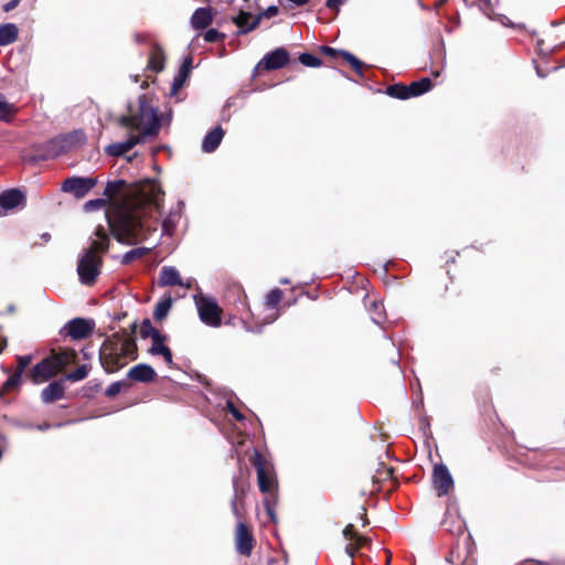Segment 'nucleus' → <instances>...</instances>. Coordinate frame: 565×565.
Wrapping results in <instances>:
<instances>
[{
    "mask_svg": "<svg viewBox=\"0 0 565 565\" xmlns=\"http://www.w3.org/2000/svg\"><path fill=\"white\" fill-rule=\"evenodd\" d=\"M117 122L124 128L139 130V134L129 132L126 140L106 146L105 153L110 157L124 156L145 142L147 137L156 136L161 127L158 108L149 104L146 94L138 97L137 106L129 105L128 113L118 117Z\"/></svg>",
    "mask_w": 565,
    "mask_h": 565,
    "instance_id": "f257e3e1",
    "label": "nucleus"
},
{
    "mask_svg": "<svg viewBox=\"0 0 565 565\" xmlns=\"http://www.w3.org/2000/svg\"><path fill=\"white\" fill-rule=\"evenodd\" d=\"M89 243V247L79 256L76 268L79 281L87 286L94 284L100 274L103 259L98 254H105L109 249L110 238L104 226L95 228Z\"/></svg>",
    "mask_w": 565,
    "mask_h": 565,
    "instance_id": "f03ea898",
    "label": "nucleus"
},
{
    "mask_svg": "<svg viewBox=\"0 0 565 565\" xmlns=\"http://www.w3.org/2000/svg\"><path fill=\"white\" fill-rule=\"evenodd\" d=\"M119 194H122L124 200L131 196H138L140 202L152 204L158 207L162 200L163 191L161 190L160 184L154 180H148L146 184L138 188L128 184L127 181L122 179L108 181L104 189V195L107 199H113Z\"/></svg>",
    "mask_w": 565,
    "mask_h": 565,
    "instance_id": "7ed1b4c3",
    "label": "nucleus"
},
{
    "mask_svg": "<svg viewBox=\"0 0 565 565\" xmlns=\"http://www.w3.org/2000/svg\"><path fill=\"white\" fill-rule=\"evenodd\" d=\"M111 235L124 245L136 244L142 232V224L131 212L120 211L113 217H107Z\"/></svg>",
    "mask_w": 565,
    "mask_h": 565,
    "instance_id": "20e7f679",
    "label": "nucleus"
},
{
    "mask_svg": "<svg viewBox=\"0 0 565 565\" xmlns=\"http://www.w3.org/2000/svg\"><path fill=\"white\" fill-rule=\"evenodd\" d=\"M68 149V137H55L43 143L31 147L32 153L29 160L33 163L57 158Z\"/></svg>",
    "mask_w": 565,
    "mask_h": 565,
    "instance_id": "39448f33",
    "label": "nucleus"
},
{
    "mask_svg": "<svg viewBox=\"0 0 565 565\" xmlns=\"http://www.w3.org/2000/svg\"><path fill=\"white\" fill-rule=\"evenodd\" d=\"M200 320L207 327L218 328L222 323V309L216 300L204 294L193 296Z\"/></svg>",
    "mask_w": 565,
    "mask_h": 565,
    "instance_id": "423d86ee",
    "label": "nucleus"
},
{
    "mask_svg": "<svg viewBox=\"0 0 565 565\" xmlns=\"http://www.w3.org/2000/svg\"><path fill=\"white\" fill-rule=\"evenodd\" d=\"M125 359L126 358L114 348L113 339L104 341L100 348L99 360L107 373H114L121 369L126 364Z\"/></svg>",
    "mask_w": 565,
    "mask_h": 565,
    "instance_id": "0eeeda50",
    "label": "nucleus"
},
{
    "mask_svg": "<svg viewBox=\"0 0 565 565\" xmlns=\"http://www.w3.org/2000/svg\"><path fill=\"white\" fill-rule=\"evenodd\" d=\"M95 322L85 318H74L67 321L60 330V335L72 340L87 338L94 330Z\"/></svg>",
    "mask_w": 565,
    "mask_h": 565,
    "instance_id": "6e6552de",
    "label": "nucleus"
},
{
    "mask_svg": "<svg viewBox=\"0 0 565 565\" xmlns=\"http://www.w3.org/2000/svg\"><path fill=\"white\" fill-rule=\"evenodd\" d=\"M97 182V179L92 177H71L63 181L61 190L72 194L76 199H83Z\"/></svg>",
    "mask_w": 565,
    "mask_h": 565,
    "instance_id": "1a4fd4ad",
    "label": "nucleus"
},
{
    "mask_svg": "<svg viewBox=\"0 0 565 565\" xmlns=\"http://www.w3.org/2000/svg\"><path fill=\"white\" fill-rule=\"evenodd\" d=\"M253 465L257 472L258 488L262 493H267L269 490L277 489V478L274 471L266 468L263 462V457L258 451L255 452Z\"/></svg>",
    "mask_w": 565,
    "mask_h": 565,
    "instance_id": "9d476101",
    "label": "nucleus"
},
{
    "mask_svg": "<svg viewBox=\"0 0 565 565\" xmlns=\"http://www.w3.org/2000/svg\"><path fill=\"white\" fill-rule=\"evenodd\" d=\"M433 484L438 497H444L449 493L454 487L452 476L444 463H436L433 469Z\"/></svg>",
    "mask_w": 565,
    "mask_h": 565,
    "instance_id": "9b49d317",
    "label": "nucleus"
},
{
    "mask_svg": "<svg viewBox=\"0 0 565 565\" xmlns=\"http://www.w3.org/2000/svg\"><path fill=\"white\" fill-rule=\"evenodd\" d=\"M289 61V53L284 47H277L267 53L263 60L258 63V66H263L265 70H280Z\"/></svg>",
    "mask_w": 565,
    "mask_h": 565,
    "instance_id": "f8f14e48",
    "label": "nucleus"
},
{
    "mask_svg": "<svg viewBox=\"0 0 565 565\" xmlns=\"http://www.w3.org/2000/svg\"><path fill=\"white\" fill-rule=\"evenodd\" d=\"M235 543L239 554L245 556L250 555L253 550V536L246 524L242 521H239L236 526Z\"/></svg>",
    "mask_w": 565,
    "mask_h": 565,
    "instance_id": "ddd939ff",
    "label": "nucleus"
},
{
    "mask_svg": "<svg viewBox=\"0 0 565 565\" xmlns=\"http://www.w3.org/2000/svg\"><path fill=\"white\" fill-rule=\"evenodd\" d=\"M231 21L238 28V35L246 34L259 25V18L254 17L250 12L243 9H241L237 14L233 15Z\"/></svg>",
    "mask_w": 565,
    "mask_h": 565,
    "instance_id": "4468645a",
    "label": "nucleus"
},
{
    "mask_svg": "<svg viewBox=\"0 0 565 565\" xmlns=\"http://www.w3.org/2000/svg\"><path fill=\"white\" fill-rule=\"evenodd\" d=\"M113 345L125 358L129 356L131 360L137 359V344L132 335L122 337L118 333L113 335Z\"/></svg>",
    "mask_w": 565,
    "mask_h": 565,
    "instance_id": "2eb2a0df",
    "label": "nucleus"
},
{
    "mask_svg": "<svg viewBox=\"0 0 565 565\" xmlns=\"http://www.w3.org/2000/svg\"><path fill=\"white\" fill-rule=\"evenodd\" d=\"M157 376L154 369L146 363L132 366L127 373V377L139 383H150Z\"/></svg>",
    "mask_w": 565,
    "mask_h": 565,
    "instance_id": "dca6fc26",
    "label": "nucleus"
},
{
    "mask_svg": "<svg viewBox=\"0 0 565 565\" xmlns=\"http://www.w3.org/2000/svg\"><path fill=\"white\" fill-rule=\"evenodd\" d=\"M25 201L24 193L19 189H10L0 193V207L4 211L13 210Z\"/></svg>",
    "mask_w": 565,
    "mask_h": 565,
    "instance_id": "f3484780",
    "label": "nucleus"
},
{
    "mask_svg": "<svg viewBox=\"0 0 565 565\" xmlns=\"http://www.w3.org/2000/svg\"><path fill=\"white\" fill-rule=\"evenodd\" d=\"M56 373L57 372L53 366V362L50 360V358H46L35 364L32 370V379L35 383H39L40 381L50 380L51 377L55 376Z\"/></svg>",
    "mask_w": 565,
    "mask_h": 565,
    "instance_id": "a211bd4d",
    "label": "nucleus"
},
{
    "mask_svg": "<svg viewBox=\"0 0 565 565\" xmlns=\"http://www.w3.org/2000/svg\"><path fill=\"white\" fill-rule=\"evenodd\" d=\"M65 386L61 381L51 382L41 392V399L44 404H51L61 399L64 396Z\"/></svg>",
    "mask_w": 565,
    "mask_h": 565,
    "instance_id": "6ab92c4d",
    "label": "nucleus"
},
{
    "mask_svg": "<svg viewBox=\"0 0 565 565\" xmlns=\"http://www.w3.org/2000/svg\"><path fill=\"white\" fill-rule=\"evenodd\" d=\"M224 137V130L221 126H216L204 137L201 149L205 153L214 152Z\"/></svg>",
    "mask_w": 565,
    "mask_h": 565,
    "instance_id": "aec40b11",
    "label": "nucleus"
},
{
    "mask_svg": "<svg viewBox=\"0 0 565 565\" xmlns=\"http://www.w3.org/2000/svg\"><path fill=\"white\" fill-rule=\"evenodd\" d=\"M160 286H183L182 279L175 267L164 266L160 271Z\"/></svg>",
    "mask_w": 565,
    "mask_h": 565,
    "instance_id": "412c9836",
    "label": "nucleus"
},
{
    "mask_svg": "<svg viewBox=\"0 0 565 565\" xmlns=\"http://www.w3.org/2000/svg\"><path fill=\"white\" fill-rule=\"evenodd\" d=\"M212 23V14L207 8H198L191 17V25L195 30H203Z\"/></svg>",
    "mask_w": 565,
    "mask_h": 565,
    "instance_id": "4be33fe9",
    "label": "nucleus"
},
{
    "mask_svg": "<svg viewBox=\"0 0 565 565\" xmlns=\"http://www.w3.org/2000/svg\"><path fill=\"white\" fill-rule=\"evenodd\" d=\"M263 494L265 495L264 500H263L265 511H266L269 520L273 523H276L278 521V518L275 512V508L278 504V491H277V489H274V490H269L267 493H263Z\"/></svg>",
    "mask_w": 565,
    "mask_h": 565,
    "instance_id": "5701e85b",
    "label": "nucleus"
},
{
    "mask_svg": "<svg viewBox=\"0 0 565 565\" xmlns=\"http://www.w3.org/2000/svg\"><path fill=\"white\" fill-rule=\"evenodd\" d=\"M433 87L431 81L429 77H423L419 81L413 82L409 85H406V90L408 93V99L412 97H418L427 92H429Z\"/></svg>",
    "mask_w": 565,
    "mask_h": 565,
    "instance_id": "b1692460",
    "label": "nucleus"
},
{
    "mask_svg": "<svg viewBox=\"0 0 565 565\" xmlns=\"http://www.w3.org/2000/svg\"><path fill=\"white\" fill-rule=\"evenodd\" d=\"M18 26L14 23L0 24V46L9 45L18 39Z\"/></svg>",
    "mask_w": 565,
    "mask_h": 565,
    "instance_id": "393cba45",
    "label": "nucleus"
},
{
    "mask_svg": "<svg viewBox=\"0 0 565 565\" xmlns=\"http://www.w3.org/2000/svg\"><path fill=\"white\" fill-rule=\"evenodd\" d=\"M181 218L179 210L170 211L169 214L162 221V233L171 236Z\"/></svg>",
    "mask_w": 565,
    "mask_h": 565,
    "instance_id": "a878e982",
    "label": "nucleus"
},
{
    "mask_svg": "<svg viewBox=\"0 0 565 565\" xmlns=\"http://www.w3.org/2000/svg\"><path fill=\"white\" fill-rule=\"evenodd\" d=\"M172 302L173 300L171 297H166L160 300L154 307L153 319L157 321L164 319L171 310Z\"/></svg>",
    "mask_w": 565,
    "mask_h": 565,
    "instance_id": "bb28decb",
    "label": "nucleus"
},
{
    "mask_svg": "<svg viewBox=\"0 0 565 565\" xmlns=\"http://www.w3.org/2000/svg\"><path fill=\"white\" fill-rule=\"evenodd\" d=\"M233 489H234V494L231 500V509H232L233 514L237 519H239L241 515H239V511H238V507H237V501L242 499V497L245 493V490L243 487L239 486V480L237 477L233 478Z\"/></svg>",
    "mask_w": 565,
    "mask_h": 565,
    "instance_id": "cd10ccee",
    "label": "nucleus"
},
{
    "mask_svg": "<svg viewBox=\"0 0 565 565\" xmlns=\"http://www.w3.org/2000/svg\"><path fill=\"white\" fill-rule=\"evenodd\" d=\"M150 250H151V248H149V247L132 248L120 256V263L122 265H129L135 259L141 258L145 255H147Z\"/></svg>",
    "mask_w": 565,
    "mask_h": 565,
    "instance_id": "c85d7f7f",
    "label": "nucleus"
},
{
    "mask_svg": "<svg viewBox=\"0 0 565 565\" xmlns=\"http://www.w3.org/2000/svg\"><path fill=\"white\" fill-rule=\"evenodd\" d=\"M385 93L393 98L406 100L408 99V93L406 90V85L402 83H395L393 85H388L385 89Z\"/></svg>",
    "mask_w": 565,
    "mask_h": 565,
    "instance_id": "c756f323",
    "label": "nucleus"
},
{
    "mask_svg": "<svg viewBox=\"0 0 565 565\" xmlns=\"http://www.w3.org/2000/svg\"><path fill=\"white\" fill-rule=\"evenodd\" d=\"M152 343L149 349V353L151 355H159L162 351H164L168 347L164 344L166 335L161 332L154 333L153 337L150 338Z\"/></svg>",
    "mask_w": 565,
    "mask_h": 565,
    "instance_id": "7c9ffc66",
    "label": "nucleus"
},
{
    "mask_svg": "<svg viewBox=\"0 0 565 565\" xmlns=\"http://www.w3.org/2000/svg\"><path fill=\"white\" fill-rule=\"evenodd\" d=\"M15 111V106L8 103L7 98L0 94V120L8 121Z\"/></svg>",
    "mask_w": 565,
    "mask_h": 565,
    "instance_id": "2f4dec72",
    "label": "nucleus"
},
{
    "mask_svg": "<svg viewBox=\"0 0 565 565\" xmlns=\"http://www.w3.org/2000/svg\"><path fill=\"white\" fill-rule=\"evenodd\" d=\"M90 371V366L87 364H83L78 366L76 370L70 372L65 379L70 382H78L87 377L88 373Z\"/></svg>",
    "mask_w": 565,
    "mask_h": 565,
    "instance_id": "473e14b6",
    "label": "nucleus"
},
{
    "mask_svg": "<svg viewBox=\"0 0 565 565\" xmlns=\"http://www.w3.org/2000/svg\"><path fill=\"white\" fill-rule=\"evenodd\" d=\"M342 57L352 66V68L359 76H363L364 63L362 61H360L351 52L342 53Z\"/></svg>",
    "mask_w": 565,
    "mask_h": 565,
    "instance_id": "72a5a7b5",
    "label": "nucleus"
},
{
    "mask_svg": "<svg viewBox=\"0 0 565 565\" xmlns=\"http://www.w3.org/2000/svg\"><path fill=\"white\" fill-rule=\"evenodd\" d=\"M298 58L307 67H320L322 65L321 58L311 53H301Z\"/></svg>",
    "mask_w": 565,
    "mask_h": 565,
    "instance_id": "f704fd0d",
    "label": "nucleus"
},
{
    "mask_svg": "<svg viewBox=\"0 0 565 565\" xmlns=\"http://www.w3.org/2000/svg\"><path fill=\"white\" fill-rule=\"evenodd\" d=\"M282 298V291L278 288L271 289L265 300V305L269 309H274L277 307V305L280 302Z\"/></svg>",
    "mask_w": 565,
    "mask_h": 565,
    "instance_id": "c9c22d12",
    "label": "nucleus"
},
{
    "mask_svg": "<svg viewBox=\"0 0 565 565\" xmlns=\"http://www.w3.org/2000/svg\"><path fill=\"white\" fill-rule=\"evenodd\" d=\"M370 313H371V319L372 321L380 326L382 323V318H383V305L379 301H372V303L370 305Z\"/></svg>",
    "mask_w": 565,
    "mask_h": 565,
    "instance_id": "e433bc0d",
    "label": "nucleus"
},
{
    "mask_svg": "<svg viewBox=\"0 0 565 565\" xmlns=\"http://www.w3.org/2000/svg\"><path fill=\"white\" fill-rule=\"evenodd\" d=\"M164 67V57L162 52H158L151 55L148 63V68L153 72H161Z\"/></svg>",
    "mask_w": 565,
    "mask_h": 565,
    "instance_id": "4c0bfd02",
    "label": "nucleus"
},
{
    "mask_svg": "<svg viewBox=\"0 0 565 565\" xmlns=\"http://www.w3.org/2000/svg\"><path fill=\"white\" fill-rule=\"evenodd\" d=\"M189 74L178 71L177 75L173 78L170 95H177L178 92L183 87L185 81L188 79Z\"/></svg>",
    "mask_w": 565,
    "mask_h": 565,
    "instance_id": "58836bf2",
    "label": "nucleus"
},
{
    "mask_svg": "<svg viewBox=\"0 0 565 565\" xmlns=\"http://www.w3.org/2000/svg\"><path fill=\"white\" fill-rule=\"evenodd\" d=\"M160 332L157 328H154L150 321V319L146 318L141 322L140 335L142 339L151 338L154 333Z\"/></svg>",
    "mask_w": 565,
    "mask_h": 565,
    "instance_id": "ea45409f",
    "label": "nucleus"
},
{
    "mask_svg": "<svg viewBox=\"0 0 565 565\" xmlns=\"http://www.w3.org/2000/svg\"><path fill=\"white\" fill-rule=\"evenodd\" d=\"M50 360L53 362L55 371L58 372L62 367H64L67 364L68 354L66 352L56 353L50 356Z\"/></svg>",
    "mask_w": 565,
    "mask_h": 565,
    "instance_id": "a19ab883",
    "label": "nucleus"
},
{
    "mask_svg": "<svg viewBox=\"0 0 565 565\" xmlns=\"http://www.w3.org/2000/svg\"><path fill=\"white\" fill-rule=\"evenodd\" d=\"M105 205H106L105 199H94V200H89V201L85 202L84 210L86 212H94V211L100 210Z\"/></svg>",
    "mask_w": 565,
    "mask_h": 565,
    "instance_id": "79ce46f5",
    "label": "nucleus"
},
{
    "mask_svg": "<svg viewBox=\"0 0 565 565\" xmlns=\"http://www.w3.org/2000/svg\"><path fill=\"white\" fill-rule=\"evenodd\" d=\"M204 41L205 42H209V43H214V42H217L220 40H223L225 38V34L217 31L216 29H209L205 33H204Z\"/></svg>",
    "mask_w": 565,
    "mask_h": 565,
    "instance_id": "37998d69",
    "label": "nucleus"
},
{
    "mask_svg": "<svg viewBox=\"0 0 565 565\" xmlns=\"http://www.w3.org/2000/svg\"><path fill=\"white\" fill-rule=\"evenodd\" d=\"M22 374L15 371L12 375L8 377V380L3 384V388L6 391H10L17 387L20 384Z\"/></svg>",
    "mask_w": 565,
    "mask_h": 565,
    "instance_id": "c03bdc74",
    "label": "nucleus"
},
{
    "mask_svg": "<svg viewBox=\"0 0 565 565\" xmlns=\"http://www.w3.org/2000/svg\"><path fill=\"white\" fill-rule=\"evenodd\" d=\"M279 12V9L277 6H269L268 8H266L264 11L259 12L256 18H259V21L263 19V18H267V19H270L275 15H277Z\"/></svg>",
    "mask_w": 565,
    "mask_h": 565,
    "instance_id": "a18cd8bd",
    "label": "nucleus"
},
{
    "mask_svg": "<svg viewBox=\"0 0 565 565\" xmlns=\"http://www.w3.org/2000/svg\"><path fill=\"white\" fill-rule=\"evenodd\" d=\"M122 383L117 381L111 383L105 391L106 396L114 397L121 391Z\"/></svg>",
    "mask_w": 565,
    "mask_h": 565,
    "instance_id": "49530a36",
    "label": "nucleus"
},
{
    "mask_svg": "<svg viewBox=\"0 0 565 565\" xmlns=\"http://www.w3.org/2000/svg\"><path fill=\"white\" fill-rule=\"evenodd\" d=\"M31 363V355H20L18 356V369L19 373H23L25 367Z\"/></svg>",
    "mask_w": 565,
    "mask_h": 565,
    "instance_id": "de8ad7c7",
    "label": "nucleus"
},
{
    "mask_svg": "<svg viewBox=\"0 0 565 565\" xmlns=\"http://www.w3.org/2000/svg\"><path fill=\"white\" fill-rule=\"evenodd\" d=\"M490 20H498L503 25H510V20L503 14H495L491 9L486 13Z\"/></svg>",
    "mask_w": 565,
    "mask_h": 565,
    "instance_id": "09e8293b",
    "label": "nucleus"
},
{
    "mask_svg": "<svg viewBox=\"0 0 565 565\" xmlns=\"http://www.w3.org/2000/svg\"><path fill=\"white\" fill-rule=\"evenodd\" d=\"M321 51L331 57L342 56V53H348V51L338 50L330 46H322Z\"/></svg>",
    "mask_w": 565,
    "mask_h": 565,
    "instance_id": "8fccbe9b",
    "label": "nucleus"
},
{
    "mask_svg": "<svg viewBox=\"0 0 565 565\" xmlns=\"http://www.w3.org/2000/svg\"><path fill=\"white\" fill-rule=\"evenodd\" d=\"M226 407L234 418H236L237 420L244 419L243 414L235 407L232 401L226 402Z\"/></svg>",
    "mask_w": 565,
    "mask_h": 565,
    "instance_id": "3c124183",
    "label": "nucleus"
},
{
    "mask_svg": "<svg viewBox=\"0 0 565 565\" xmlns=\"http://www.w3.org/2000/svg\"><path fill=\"white\" fill-rule=\"evenodd\" d=\"M191 70H192V57L188 56L186 58H184V61H183L181 67L179 68V71L190 75Z\"/></svg>",
    "mask_w": 565,
    "mask_h": 565,
    "instance_id": "603ef678",
    "label": "nucleus"
},
{
    "mask_svg": "<svg viewBox=\"0 0 565 565\" xmlns=\"http://www.w3.org/2000/svg\"><path fill=\"white\" fill-rule=\"evenodd\" d=\"M159 355H162L164 359V362L171 366L173 365V356L170 348L168 347L164 351H162Z\"/></svg>",
    "mask_w": 565,
    "mask_h": 565,
    "instance_id": "864d4df0",
    "label": "nucleus"
},
{
    "mask_svg": "<svg viewBox=\"0 0 565 565\" xmlns=\"http://www.w3.org/2000/svg\"><path fill=\"white\" fill-rule=\"evenodd\" d=\"M345 0H327L326 7L330 10H339L340 6H342Z\"/></svg>",
    "mask_w": 565,
    "mask_h": 565,
    "instance_id": "5fc2aeb1",
    "label": "nucleus"
},
{
    "mask_svg": "<svg viewBox=\"0 0 565 565\" xmlns=\"http://www.w3.org/2000/svg\"><path fill=\"white\" fill-rule=\"evenodd\" d=\"M343 536L348 540H352L354 537V533H353V525L352 524H349L344 527L343 530Z\"/></svg>",
    "mask_w": 565,
    "mask_h": 565,
    "instance_id": "6e6d98bb",
    "label": "nucleus"
},
{
    "mask_svg": "<svg viewBox=\"0 0 565 565\" xmlns=\"http://www.w3.org/2000/svg\"><path fill=\"white\" fill-rule=\"evenodd\" d=\"M21 0H10L9 2H7L4 6H3V10L6 12H9L11 10H13L15 7H18V4L20 3Z\"/></svg>",
    "mask_w": 565,
    "mask_h": 565,
    "instance_id": "4d7b16f0",
    "label": "nucleus"
},
{
    "mask_svg": "<svg viewBox=\"0 0 565 565\" xmlns=\"http://www.w3.org/2000/svg\"><path fill=\"white\" fill-rule=\"evenodd\" d=\"M480 6H481V9L484 13H487L490 9H491V0H477Z\"/></svg>",
    "mask_w": 565,
    "mask_h": 565,
    "instance_id": "13d9d810",
    "label": "nucleus"
},
{
    "mask_svg": "<svg viewBox=\"0 0 565 565\" xmlns=\"http://www.w3.org/2000/svg\"><path fill=\"white\" fill-rule=\"evenodd\" d=\"M345 553H347L348 557L350 558V564L354 565V562L352 561V558L354 556L355 550L352 547V545L345 546Z\"/></svg>",
    "mask_w": 565,
    "mask_h": 565,
    "instance_id": "bf43d9fd",
    "label": "nucleus"
},
{
    "mask_svg": "<svg viewBox=\"0 0 565 565\" xmlns=\"http://www.w3.org/2000/svg\"><path fill=\"white\" fill-rule=\"evenodd\" d=\"M288 1L297 7H301V6L307 4L310 0H288Z\"/></svg>",
    "mask_w": 565,
    "mask_h": 565,
    "instance_id": "052dcab7",
    "label": "nucleus"
},
{
    "mask_svg": "<svg viewBox=\"0 0 565 565\" xmlns=\"http://www.w3.org/2000/svg\"><path fill=\"white\" fill-rule=\"evenodd\" d=\"M41 238L46 243L51 239V234L50 233H42L41 234Z\"/></svg>",
    "mask_w": 565,
    "mask_h": 565,
    "instance_id": "680f3d73",
    "label": "nucleus"
},
{
    "mask_svg": "<svg viewBox=\"0 0 565 565\" xmlns=\"http://www.w3.org/2000/svg\"><path fill=\"white\" fill-rule=\"evenodd\" d=\"M51 427L50 424H41V425H38V429L40 430H46Z\"/></svg>",
    "mask_w": 565,
    "mask_h": 565,
    "instance_id": "e2e57ef3",
    "label": "nucleus"
},
{
    "mask_svg": "<svg viewBox=\"0 0 565 565\" xmlns=\"http://www.w3.org/2000/svg\"><path fill=\"white\" fill-rule=\"evenodd\" d=\"M536 74L539 77H542V78L546 76V74L543 73V71L540 67H536Z\"/></svg>",
    "mask_w": 565,
    "mask_h": 565,
    "instance_id": "0e129e2a",
    "label": "nucleus"
},
{
    "mask_svg": "<svg viewBox=\"0 0 565 565\" xmlns=\"http://www.w3.org/2000/svg\"><path fill=\"white\" fill-rule=\"evenodd\" d=\"M137 327H138L137 321H134V322L131 323V326H130V328H131V332H132V333H135V332H136Z\"/></svg>",
    "mask_w": 565,
    "mask_h": 565,
    "instance_id": "69168bd1",
    "label": "nucleus"
},
{
    "mask_svg": "<svg viewBox=\"0 0 565 565\" xmlns=\"http://www.w3.org/2000/svg\"><path fill=\"white\" fill-rule=\"evenodd\" d=\"M280 282H281V284H285V285H286V284H289V279H287V278L281 279V280H280Z\"/></svg>",
    "mask_w": 565,
    "mask_h": 565,
    "instance_id": "338daca9",
    "label": "nucleus"
},
{
    "mask_svg": "<svg viewBox=\"0 0 565 565\" xmlns=\"http://www.w3.org/2000/svg\"><path fill=\"white\" fill-rule=\"evenodd\" d=\"M433 75H434L435 77H437V76H439V75H440V72H439V71L434 72V73H433Z\"/></svg>",
    "mask_w": 565,
    "mask_h": 565,
    "instance_id": "774afa93",
    "label": "nucleus"
}]
</instances>
